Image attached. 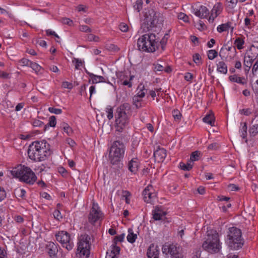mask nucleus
<instances>
[{"label":"nucleus","instance_id":"f257e3e1","mask_svg":"<svg viewBox=\"0 0 258 258\" xmlns=\"http://www.w3.org/2000/svg\"><path fill=\"white\" fill-rule=\"evenodd\" d=\"M30 159L35 161H44L52 154L50 145L45 141H35L29 146L27 151Z\"/></svg>","mask_w":258,"mask_h":258},{"label":"nucleus","instance_id":"f03ea898","mask_svg":"<svg viewBox=\"0 0 258 258\" xmlns=\"http://www.w3.org/2000/svg\"><path fill=\"white\" fill-rule=\"evenodd\" d=\"M10 172L13 177L27 184H33L37 179L34 172L29 167L21 164L13 168Z\"/></svg>","mask_w":258,"mask_h":258},{"label":"nucleus","instance_id":"7ed1b4c3","mask_svg":"<svg viewBox=\"0 0 258 258\" xmlns=\"http://www.w3.org/2000/svg\"><path fill=\"white\" fill-rule=\"evenodd\" d=\"M156 35L153 33H147L142 35L137 41L138 49L146 52H154L158 48V41Z\"/></svg>","mask_w":258,"mask_h":258},{"label":"nucleus","instance_id":"20e7f679","mask_svg":"<svg viewBox=\"0 0 258 258\" xmlns=\"http://www.w3.org/2000/svg\"><path fill=\"white\" fill-rule=\"evenodd\" d=\"M145 19L141 25L144 31H148L152 28L157 26V24H161L163 22V15L155 12L153 9L148 10L145 14Z\"/></svg>","mask_w":258,"mask_h":258},{"label":"nucleus","instance_id":"39448f33","mask_svg":"<svg viewBox=\"0 0 258 258\" xmlns=\"http://www.w3.org/2000/svg\"><path fill=\"white\" fill-rule=\"evenodd\" d=\"M203 248L208 252H218L221 248L219 236L215 230L208 231L207 236L202 245Z\"/></svg>","mask_w":258,"mask_h":258},{"label":"nucleus","instance_id":"423d86ee","mask_svg":"<svg viewBox=\"0 0 258 258\" xmlns=\"http://www.w3.org/2000/svg\"><path fill=\"white\" fill-rule=\"evenodd\" d=\"M130 109V105L128 103H124L118 107L115 113V123L117 130L121 132L129 122L128 116L126 111Z\"/></svg>","mask_w":258,"mask_h":258},{"label":"nucleus","instance_id":"0eeeda50","mask_svg":"<svg viewBox=\"0 0 258 258\" xmlns=\"http://www.w3.org/2000/svg\"><path fill=\"white\" fill-rule=\"evenodd\" d=\"M91 237L87 234L80 235L78 243L77 256L78 258H87L90 253Z\"/></svg>","mask_w":258,"mask_h":258},{"label":"nucleus","instance_id":"6e6552de","mask_svg":"<svg viewBox=\"0 0 258 258\" xmlns=\"http://www.w3.org/2000/svg\"><path fill=\"white\" fill-rule=\"evenodd\" d=\"M125 146L119 141H115L112 144L109 152V160L112 165L119 163L123 158L124 153Z\"/></svg>","mask_w":258,"mask_h":258},{"label":"nucleus","instance_id":"1a4fd4ad","mask_svg":"<svg viewBox=\"0 0 258 258\" xmlns=\"http://www.w3.org/2000/svg\"><path fill=\"white\" fill-rule=\"evenodd\" d=\"M227 238L229 247L234 249L241 248L244 244L241 230L236 227H232L229 228Z\"/></svg>","mask_w":258,"mask_h":258},{"label":"nucleus","instance_id":"9d476101","mask_svg":"<svg viewBox=\"0 0 258 258\" xmlns=\"http://www.w3.org/2000/svg\"><path fill=\"white\" fill-rule=\"evenodd\" d=\"M163 253H169L172 258H183L182 248L177 244H165L162 247Z\"/></svg>","mask_w":258,"mask_h":258},{"label":"nucleus","instance_id":"9b49d317","mask_svg":"<svg viewBox=\"0 0 258 258\" xmlns=\"http://www.w3.org/2000/svg\"><path fill=\"white\" fill-rule=\"evenodd\" d=\"M103 218V213L100 210L97 204L93 203L92 208L88 215V222L92 225H95L100 222Z\"/></svg>","mask_w":258,"mask_h":258},{"label":"nucleus","instance_id":"f8f14e48","mask_svg":"<svg viewBox=\"0 0 258 258\" xmlns=\"http://www.w3.org/2000/svg\"><path fill=\"white\" fill-rule=\"evenodd\" d=\"M55 237L56 240L67 250H69L72 249L73 243L71 241L70 235L67 231H59L56 234Z\"/></svg>","mask_w":258,"mask_h":258},{"label":"nucleus","instance_id":"ddd939ff","mask_svg":"<svg viewBox=\"0 0 258 258\" xmlns=\"http://www.w3.org/2000/svg\"><path fill=\"white\" fill-rule=\"evenodd\" d=\"M258 51V48L252 45L245 54L244 58L243 64L245 71H249L253 61L255 59V55Z\"/></svg>","mask_w":258,"mask_h":258},{"label":"nucleus","instance_id":"4468645a","mask_svg":"<svg viewBox=\"0 0 258 258\" xmlns=\"http://www.w3.org/2000/svg\"><path fill=\"white\" fill-rule=\"evenodd\" d=\"M153 190L152 186L149 185L143 190V195L146 202L151 203L155 198L156 195L155 193L152 192Z\"/></svg>","mask_w":258,"mask_h":258},{"label":"nucleus","instance_id":"2eb2a0df","mask_svg":"<svg viewBox=\"0 0 258 258\" xmlns=\"http://www.w3.org/2000/svg\"><path fill=\"white\" fill-rule=\"evenodd\" d=\"M192 12L201 19L207 18L209 15V10L204 6H201L199 8H192Z\"/></svg>","mask_w":258,"mask_h":258},{"label":"nucleus","instance_id":"dca6fc26","mask_svg":"<svg viewBox=\"0 0 258 258\" xmlns=\"http://www.w3.org/2000/svg\"><path fill=\"white\" fill-rule=\"evenodd\" d=\"M159 249L157 245L151 244L148 249L147 256L148 258H158Z\"/></svg>","mask_w":258,"mask_h":258},{"label":"nucleus","instance_id":"f3484780","mask_svg":"<svg viewBox=\"0 0 258 258\" xmlns=\"http://www.w3.org/2000/svg\"><path fill=\"white\" fill-rule=\"evenodd\" d=\"M166 151L164 148H158L154 153V157L158 162H163L166 157Z\"/></svg>","mask_w":258,"mask_h":258},{"label":"nucleus","instance_id":"a211bd4d","mask_svg":"<svg viewBox=\"0 0 258 258\" xmlns=\"http://www.w3.org/2000/svg\"><path fill=\"white\" fill-rule=\"evenodd\" d=\"M153 218L155 220H162L163 217L166 215V213L163 211L160 208L156 207L152 211Z\"/></svg>","mask_w":258,"mask_h":258},{"label":"nucleus","instance_id":"6ab92c4d","mask_svg":"<svg viewBox=\"0 0 258 258\" xmlns=\"http://www.w3.org/2000/svg\"><path fill=\"white\" fill-rule=\"evenodd\" d=\"M139 166V160L137 158L133 159L128 164V169L134 173H136L137 172Z\"/></svg>","mask_w":258,"mask_h":258},{"label":"nucleus","instance_id":"aec40b11","mask_svg":"<svg viewBox=\"0 0 258 258\" xmlns=\"http://www.w3.org/2000/svg\"><path fill=\"white\" fill-rule=\"evenodd\" d=\"M46 249L50 256L52 257L56 255L57 252V248L53 242H49L46 246Z\"/></svg>","mask_w":258,"mask_h":258},{"label":"nucleus","instance_id":"412c9836","mask_svg":"<svg viewBox=\"0 0 258 258\" xmlns=\"http://www.w3.org/2000/svg\"><path fill=\"white\" fill-rule=\"evenodd\" d=\"M89 77L92 80V84H96L100 82H105L106 79L102 76H98L93 74H90Z\"/></svg>","mask_w":258,"mask_h":258},{"label":"nucleus","instance_id":"4be33fe9","mask_svg":"<svg viewBox=\"0 0 258 258\" xmlns=\"http://www.w3.org/2000/svg\"><path fill=\"white\" fill-rule=\"evenodd\" d=\"M203 121L211 126H214L215 117L214 114L212 113L207 114L203 118Z\"/></svg>","mask_w":258,"mask_h":258},{"label":"nucleus","instance_id":"5701e85b","mask_svg":"<svg viewBox=\"0 0 258 258\" xmlns=\"http://www.w3.org/2000/svg\"><path fill=\"white\" fill-rule=\"evenodd\" d=\"M217 70L218 72H220L223 74H226L227 73V67L226 63L223 61H219L217 64Z\"/></svg>","mask_w":258,"mask_h":258},{"label":"nucleus","instance_id":"b1692460","mask_svg":"<svg viewBox=\"0 0 258 258\" xmlns=\"http://www.w3.org/2000/svg\"><path fill=\"white\" fill-rule=\"evenodd\" d=\"M128 234L126 237L127 240L129 242L133 243L137 238V235L134 233L133 229L131 228L128 229Z\"/></svg>","mask_w":258,"mask_h":258},{"label":"nucleus","instance_id":"393cba45","mask_svg":"<svg viewBox=\"0 0 258 258\" xmlns=\"http://www.w3.org/2000/svg\"><path fill=\"white\" fill-rule=\"evenodd\" d=\"M202 156V154L200 151H196L191 153L190 160L189 161H191V163H193L192 162L194 161H196L200 160Z\"/></svg>","mask_w":258,"mask_h":258},{"label":"nucleus","instance_id":"a878e982","mask_svg":"<svg viewBox=\"0 0 258 258\" xmlns=\"http://www.w3.org/2000/svg\"><path fill=\"white\" fill-rule=\"evenodd\" d=\"M193 164V163H191V161H189L188 160L186 164H185L183 162H180L179 164V167L184 171H189L192 169Z\"/></svg>","mask_w":258,"mask_h":258},{"label":"nucleus","instance_id":"bb28decb","mask_svg":"<svg viewBox=\"0 0 258 258\" xmlns=\"http://www.w3.org/2000/svg\"><path fill=\"white\" fill-rule=\"evenodd\" d=\"M222 9L221 5L220 3L216 4L211 11L212 15H214L216 17L220 13Z\"/></svg>","mask_w":258,"mask_h":258},{"label":"nucleus","instance_id":"cd10ccee","mask_svg":"<svg viewBox=\"0 0 258 258\" xmlns=\"http://www.w3.org/2000/svg\"><path fill=\"white\" fill-rule=\"evenodd\" d=\"M229 79L231 82H236L241 84H244L245 83L244 78L238 77L236 75L230 76Z\"/></svg>","mask_w":258,"mask_h":258},{"label":"nucleus","instance_id":"c85d7f7f","mask_svg":"<svg viewBox=\"0 0 258 258\" xmlns=\"http://www.w3.org/2000/svg\"><path fill=\"white\" fill-rule=\"evenodd\" d=\"M240 124L241 125V127L240 128V132L241 134V137L243 139H246L247 136V123L245 122L243 123L241 122Z\"/></svg>","mask_w":258,"mask_h":258},{"label":"nucleus","instance_id":"c756f323","mask_svg":"<svg viewBox=\"0 0 258 258\" xmlns=\"http://www.w3.org/2000/svg\"><path fill=\"white\" fill-rule=\"evenodd\" d=\"M125 76V75L124 74L123 75L122 78H121V75L119 76V77L120 78L121 81H122V82H121V84L124 86H127L129 88H131L132 86V83L131 82V81L133 79L134 76H131L129 80H123ZM126 77H127V76H126Z\"/></svg>","mask_w":258,"mask_h":258},{"label":"nucleus","instance_id":"7c9ffc66","mask_svg":"<svg viewBox=\"0 0 258 258\" xmlns=\"http://www.w3.org/2000/svg\"><path fill=\"white\" fill-rule=\"evenodd\" d=\"M72 62L75 64V69L79 70L80 67H83L84 64V61L82 59L74 57Z\"/></svg>","mask_w":258,"mask_h":258},{"label":"nucleus","instance_id":"2f4dec72","mask_svg":"<svg viewBox=\"0 0 258 258\" xmlns=\"http://www.w3.org/2000/svg\"><path fill=\"white\" fill-rule=\"evenodd\" d=\"M249 135L254 137L258 134V124H255L251 126L249 130Z\"/></svg>","mask_w":258,"mask_h":258},{"label":"nucleus","instance_id":"473e14b6","mask_svg":"<svg viewBox=\"0 0 258 258\" xmlns=\"http://www.w3.org/2000/svg\"><path fill=\"white\" fill-rule=\"evenodd\" d=\"M62 126L63 131L68 136H70L73 134V130L68 123L63 122L62 124Z\"/></svg>","mask_w":258,"mask_h":258},{"label":"nucleus","instance_id":"72a5a7b5","mask_svg":"<svg viewBox=\"0 0 258 258\" xmlns=\"http://www.w3.org/2000/svg\"><path fill=\"white\" fill-rule=\"evenodd\" d=\"M230 23H227L218 26L217 29L218 32L221 33L228 30L230 27Z\"/></svg>","mask_w":258,"mask_h":258},{"label":"nucleus","instance_id":"f704fd0d","mask_svg":"<svg viewBox=\"0 0 258 258\" xmlns=\"http://www.w3.org/2000/svg\"><path fill=\"white\" fill-rule=\"evenodd\" d=\"M143 4L142 0H137L133 7L135 10L138 11V12H140L142 9Z\"/></svg>","mask_w":258,"mask_h":258},{"label":"nucleus","instance_id":"c9c22d12","mask_svg":"<svg viewBox=\"0 0 258 258\" xmlns=\"http://www.w3.org/2000/svg\"><path fill=\"white\" fill-rule=\"evenodd\" d=\"M106 112L107 113V117L109 120L111 119L113 117V108L111 106H108L106 108Z\"/></svg>","mask_w":258,"mask_h":258},{"label":"nucleus","instance_id":"e433bc0d","mask_svg":"<svg viewBox=\"0 0 258 258\" xmlns=\"http://www.w3.org/2000/svg\"><path fill=\"white\" fill-rule=\"evenodd\" d=\"M218 55V52L214 49H211L208 51V57L209 59L212 60Z\"/></svg>","mask_w":258,"mask_h":258},{"label":"nucleus","instance_id":"4c0bfd02","mask_svg":"<svg viewBox=\"0 0 258 258\" xmlns=\"http://www.w3.org/2000/svg\"><path fill=\"white\" fill-rule=\"evenodd\" d=\"M244 41L240 38L238 37L236 39L234 44L236 45L238 49H241L243 48Z\"/></svg>","mask_w":258,"mask_h":258},{"label":"nucleus","instance_id":"58836bf2","mask_svg":"<svg viewBox=\"0 0 258 258\" xmlns=\"http://www.w3.org/2000/svg\"><path fill=\"white\" fill-rule=\"evenodd\" d=\"M172 115L176 121H179L181 119V114L177 109H174L172 111Z\"/></svg>","mask_w":258,"mask_h":258},{"label":"nucleus","instance_id":"ea45409f","mask_svg":"<svg viewBox=\"0 0 258 258\" xmlns=\"http://www.w3.org/2000/svg\"><path fill=\"white\" fill-rule=\"evenodd\" d=\"M120 247L117 246L114 243L112 245V247H111V251L109 252V253H112V254H114L115 256H117V255L119 254L120 252Z\"/></svg>","mask_w":258,"mask_h":258},{"label":"nucleus","instance_id":"a19ab883","mask_svg":"<svg viewBox=\"0 0 258 258\" xmlns=\"http://www.w3.org/2000/svg\"><path fill=\"white\" fill-rule=\"evenodd\" d=\"M30 67L36 73L39 72L41 69V67L36 62H31Z\"/></svg>","mask_w":258,"mask_h":258},{"label":"nucleus","instance_id":"79ce46f5","mask_svg":"<svg viewBox=\"0 0 258 258\" xmlns=\"http://www.w3.org/2000/svg\"><path fill=\"white\" fill-rule=\"evenodd\" d=\"M56 119L55 116H51L49 117L48 125L49 126L54 127L56 125Z\"/></svg>","mask_w":258,"mask_h":258},{"label":"nucleus","instance_id":"37998d69","mask_svg":"<svg viewBox=\"0 0 258 258\" xmlns=\"http://www.w3.org/2000/svg\"><path fill=\"white\" fill-rule=\"evenodd\" d=\"M79 30L86 33H90L92 32V30L88 26L82 25L79 26Z\"/></svg>","mask_w":258,"mask_h":258},{"label":"nucleus","instance_id":"c03bdc74","mask_svg":"<svg viewBox=\"0 0 258 258\" xmlns=\"http://www.w3.org/2000/svg\"><path fill=\"white\" fill-rule=\"evenodd\" d=\"M255 62L253 66L252 71L253 74L254 73V72H256L258 71V51L256 52V54L255 55Z\"/></svg>","mask_w":258,"mask_h":258},{"label":"nucleus","instance_id":"a18cd8bd","mask_svg":"<svg viewBox=\"0 0 258 258\" xmlns=\"http://www.w3.org/2000/svg\"><path fill=\"white\" fill-rule=\"evenodd\" d=\"M87 39L89 41L97 42L99 40V37L92 34H89L87 36Z\"/></svg>","mask_w":258,"mask_h":258},{"label":"nucleus","instance_id":"49530a36","mask_svg":"<svg viewBox=\"0 0 258 258\" xmlns=\"http://www.w3.org/2000/svg\"><path fill=\"white\" fill-rule=\"evenodd\" d=\"M178 18L180 20H182L184 22H188L189 21V17L188 16L184 13H180L178 15Z\"/></svg>","mask_w":258,"mask_h":258},{"label":"nucleus","instance_id":"de8ad7c7","mask_svg":"<svg viewBox=\"0 0 258 258\" xmlns=\"http://www.w3.org/2000/svg\"><path fill=\"white\" fill-rule=\"evenodd\" d=\"M31 61L27 58H22L19 61V63L22 66H29Z\"/></svg>","mask_w":258,"mask_h":258},{"label":"nucleus","instance_id":"09e8293b","mask_svg":"<svg viewBox=\"0 0 258 258\" xmlns=\"http://www.w3.org/2000/svg\"><path fill=\"white\" fill-rule=\"evenodd\" d=\"M48 110L51 113H54L55 114H59L61 113V112H62V110L61 109L55 108L54 107H49L48 108Z\"/></svg>","mask_w":258,"mask_h":258},{"label":"nucleus","instance_id":"8fccbe9b","mask_svg":"<svg viewBox=\"0 0 258 258\" xmlns=\"http://www.w3.org/2000/svg\"><path fill=\"white\" fill-rule=\"evenodd\" d=\"M124 234H121L119 235L116 236L114 238V243L115 244H116L117 242H122L124 239Z\"/></svg>","mask_w":258,"mask_h":258},{"label":"nucleus","instance_id":"3c124183","mask_svg":"<svg viewBox=\"0 0 258 258\" xmlns=\"http://www.w3.org/2000/svg\"><path fill=\"white\" fill-rule=\"evenodd\" d=\"M219 147H220V146L218 143H212V144H210L208 147V149L209 150H216L218 149L219 148Z\"/></svg>","mask_w":258,"mask_h":258},{"label":"nucleus","instance_id":"603ef678","mask_svg":"<svg viewBox=\"0 0 258 258\" xmlns=\"http://www.w3.org/2000/svg\"><path fill=\"white\" fill-rule=\"evenodd\" d=\"M53 215L54 218L58 220H59L60 219L62 218V216L61 215L60 212L58 210H54V211L53 212Z\"/></svg>","mask_w":258,"mask_h":258},{"label":"nucleus","instance_id":"864d4df0","mask_svg":"<svg viewBox=\"0 0 258 258\" xmlns=\"http://www.w3.org/2000/svg\"><path fill=\"white\" fill-rule=\"evenodd\" d=\"M119 29L124 32H127L128 30V26L123 23H121L119 26Z\"/></svg>","mask_w":258,"mask_h":258},{"label":"nucleus","instance_id":"5fc2aeb1","mask_svg":"<svg viewBox=\"0 0 258 258\" xmlns=\"http://www.w3.org/2000/svg\"><path fill=\"white\" fill-rule=\"evenodd\" d=\"M193 61L197 64L200 63L199 60L201 58L200 55L199 53H196L194 54L193 56Z\"/></svg>","mask_w":258,"mask_h":258},{"label":"nucleus","instance_id":"6e6d98bb","mask_svg":"<svg viewBox=\"0 0 258 258\" xmlns=\"http://www.w3.org/2000/svg\"><path fill=\"white\" fill-rule=\"evenodd\" d=\"M62 23L63 24L68 25L69 26L72 25L73 23V21L69 18H63L62 19Z\"/></svg>","mask_w":258,"mask_h":258},{"label":"nucleus","instance_id":"4d7b16f0","mask_svg":"<svg viewBox=\"0 0 258 258\" xmlns=\"http://www.w3.org/2000/svg\"><path fill=\"white\" fill-rule=\"evenodd\" d=\"M18 196L21 198H23L26 194V191L23 189H18L16 191Z\"/></svg>","mask_w":258,"mask_h":258},{"label":"nucleus","instance_id":"13d9d810","mask_svg":"<svg viewBox=\"0 0 258 258\" xmlns=\"http://www.w3.org/2000/svg\"><path fill=\"white\" fill-rule=\"evenodd\" d=\"M62 86L64 88H67L69 89H71L73 87V84L68 82H63L62 84Z\"/></svg>","mask_w":258,"mask_h":258},{"label":"nucleus","instance_id":"bf43d9fd","mask_svg":"<svg viewBox=\"0 0 258 258\" xmlns=\"http://www.w3.org/2000/svg\"><path fill=\"white\" fill-rule=\"evenodd\" d=\"M6 197V192L5 190L0 187V202L3 200Z\"/></svg>","mask_w":258,"mask_h":258},{"label":"nucleus","instance_id":"052dcab7","mask_svg":"<svg viewBox=\"0 0 258 258\" xmlns=\"http://www.w3.org/2000/svg\"><path fill=\"white\" fill-rule=\"evenodd\" d=\"M154 71L160 72L163 70V67L159 64H154Z\"/></svg>","mask_w":258,"mask_h":258},{"label":"nucleus","instance_id":"680f3d73","mask_svg":"<svg viewBox=\"0 0 258 258\" xmlns=\"http://www.w3.org/2000/svg\"><path fill=\"white\" fill-rule=\"evenodd\" d=\"M240 112L241 113V114H243L244 115H246V116H248L249 115H250L251 112L250 111V110L248 108L247 109H243L242 110H240Z\"/></svg>","mask_w":258,"mask_h":258},{"label":"nucleus","instance_id":"e2e57ef3","mask_svg":"<svg viewBox=\"0 0 258 258\" xmlns=\"http://www.w3.org/2000/svg\"><path fill=\"white\" fill-rule=\"evenodd\" d=\"M43 122L38 119H35L33 121V125L34 126H41L43 125Z\"/></svg>","mask_w":258,"mask_h":258},{"label":"nucleus","instance_id":"0e129e2a","mask_svg":"<svg viewBox=\"0 0 258 258\" xmlns=\"http://www.w3.org/2000/svg\"><path fill=\"white\" fill-rule=\"evenodd\" d=\"M193 78L192 75L190 73H186L184 76V79L187 81H190Z\"/></svg>","mask_w":258,"mask_h":258},{"label":"nucleus","instance_id":"69168bd1","mask_svg":"<svg viewBox=\"0 0 258 258\" xmlns=\"http://www.w3.org/2000/svg\"><path fill=\"white\" fill-rule=\"evenodd\" d=\"M229 189L232 191H235L239 189V187L234 184H230L228 186Z\"/></svg>","mask_w":258,"mask_h":258},{"label":"nucleus","instance_id":"338daca9","mask_svg":"<svg viewBox=\"0 0 258 258\" xmlns=\"http://www.w3.org/2000/svg\"><path fill=\"white\" fill-rule=\"evenodd\" d=\"M46 168H49V167L46 166L45 165L42 164L41 165L38 167V170H39L40 172H41L43 171H46Z\"/></svg>","mask_w":258,"mask_h":258},{"label":"nucleus","instance_id":"774afa93","mask_svg":"<svg viewBox=\"0 0 258 258\" xmlns=\"http://www.w3.org/2000/svg\"><path fill=\"white\" fill-rule=\"evenodd\" d=\"M0 77L3 79L9 78V74L6 72L0 71Z\"/></svg>","mask_w":258,"mask_h":258}]
</instances>
